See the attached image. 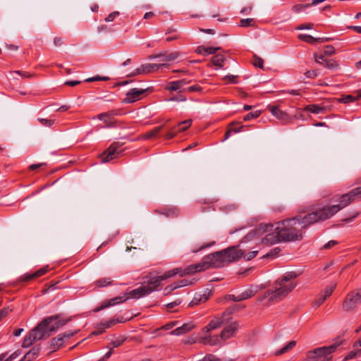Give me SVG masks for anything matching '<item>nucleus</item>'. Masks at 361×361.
I'll use <instances>...</instances> for the list:
<instances>
[{
  "label": "nucleus",
  "instance_id": "1",
  "mask_svg": "<svg viewBox=\"0 0 361 361\" xmlns=\"http://www.w3.org/2000/svg\"><path fill=\"white\" fill-rule=\"evenodd\" d=\"M315 211L305 216L298 215L274 224H260L248 233L241 240L246 243L256 237L266 234L262 239L264 245H274L279 242L299 241L303 238V231L309 226L319 222Z\"/></svg>",
  "mask_w": 361,
  "mask_h": 361
},
{
  "label": "nucleus",
  "instance_id": "2",
  "mask_svg": "<svg viewBox=\"0 0 361 361\" xmlns=\"http://www.w3.org/2000/svg\"><path fill=\"white\" fill-rule=\"evenodd\" d=\"M243 254L244 250H237L235 247H230L204 256L200 262L189 265L184 269H181L178 274L183 276L200 272L211 267L219 268L226 264L238 260Z\"/></svg>",
  "mask_w": 361,
  "mask_h": 361
},
{
  "label": "nucleus",
  "instance_id": "3",
  "mask_svg": "<svg viewBox=\"0 0 361 361\" xmlns=\"http://www.w3.org/2000/svg\"><path fill=\"white\" fill-rule=\"evenodd\" d=\"M71 319H60L59 314H56L44 319L24 338L22 347L28 348L37 341L47 338L51 334L66 325Z\"/></svg>",
  "mask_w": 361,
  "mask_h": 361
},
{
  "label": "nucleus",
  "instance_id": "4",
  "mask_svg": "<svg viewBox=\"0 0 361 361\" xmlns=\"http://www.w3.org/2000/svg\"><path fill=\"white\" fill-rule=\"evenodd\" d=\"M298 274L294 271L285 273L281 278L277 279L272 289L267 290L264 297L269 298V301H279L285 298L297 286L295 279Z\"/></svg>",
  "mask_w": 361,
  "mask_h": 361
},
{
  "label": "nucleus",
  "instance_id": "5",
  "mask_svg": "<svg viewBox=\"0 0 361 361\" xmlns=\"http://www.w3.org/2000/svg\"><path fill=\"white\" fill-rule=\"evenodd\" d=\"M356 197L361 199V186L339 196L336 200L338 202V204L319 207L314 211L320 221H324L331 218L341 209L350 204Z\"/></svg>",
  "mask_w": 361,
  "mask_h": 361
},
{
  "label": "nucleus",
  "instance_id": "6",
  "mask_svg": "<svg viewBox=\"0 0 361 361\" xmlns=\"http://www.w3.org/2000/svg\"><path fill=\"white\" fill-rule=\"evenodd\" d=\"M180 271L181 268H176L165 272L163 275L150 277L145 285L126 293V295L133 299H139L145 297L157 290L161 285V281L171 278L180 273Z\"/></svg>",
  "mask_w": 361,
  "mask_h": 361
},
{
  "label": "nucleus",
  "instance_id": "7",
  "mask_svg": "<svg viewBox=\"0 0 361 361\" xmlns=\"http://www.w3.org/2000/svg\"><path fill=\"white\" fill-rule=\"evenodd\" d=\"M342 342L336 341L332 345L315 348L306 354L305 361H330L332 354Z\"/></svg>",
  "mask_w": 361,
  "mask_h": 361
},
{
  "label": "nucleus",
  "instance_id": "8",
  "mask_svg": "<svg viewBox=\"0 0 361 361\" xmlns=\"http://www.w3.org/2000/svg\"><path fill=\"white\" fill-rule=\"evenodd\" d=\"M238 329V324L234 322L226 326L221 331L220 336L215 335L212 336L211 335H205L202 336L200 340V343L204 345H215L220 342V340H226L234 335L235 331Z\"/></svg>",
  "mask_w": 361,
  "mask_h": 361
},
{
  "label": "nucleus",
  "instance_id": "9",
  "mask_svg": "<svg viewBox=\"0 0 361 361\" xmlns=\"http://www.w3.org/2000/svg\"><path fill=\"white\" fill-rule=\"evenodd\" d=\"M361 305V288L349 292L343 299L341 307L345 312H354Z\"/></svg>",
  "mask_w": 361,
  "mask_h": 361
},
{
  "label": "nucleus",
  "instance_id": "10",
  "mask_svg": "<svg viewBox=\"0 0 361 361\" xmlns=\"http://www.w3.org/2000/svg\"><path fill=\"white\" fill-rule=\"evenodd\" d=\"M122 144L118 142H113L104 152L101 154L102 161L103 163L109 162L114 159L121 157L123 152L121 149Z\"/></svg>",
  "mask_w": 361,
  "mask_h": 361
},
{
  "label": "nucleus",
  "instance_id": "11",
  "mask_svg": "<svg viewBox=\"0 0 361 361\" xmlns=\"http://www.w3.org/2000/svg\"><path fill=\"white\" fill-rule=\"evenodd\" d=\"M147 89H130L126 94L124 102L126 103H133L141 99L145 94Z\"/></svg>",
  "mask_w": 361,
  "mask_h": 361
},
{
  "label": "nucleus",
  "instance_id": "12",
  "mask_svg": "<svg viewBox=\"0 0 361 361\" xmlns=\"http://www.w3.org/2000/svg\"><path fill=\"white\" fill-rule=\"evenodd\" d=\"M232 312L231 310H226L223 313L222 317H215L212 320L209 322V323L203 329V331L206 333H209L212 330L216 329L221 326L226 320L224 319V316L226 314H230Z\"/></svg>",
  "mask_w": 361,
  "mask_h": 361
},
{
  "label": "nucleus",
  "instance_id": "13",
  "mask_svg": "<svg viewBox=\"0 0 361 361\" xmlns=\"http://www.w3.org/2000/svg\"><path fill=\"white\" fill-rule=\"evenodd\" d=\"M128 298V297L126 295V293L122 296L115 297L108 301L103 302L99 307H98L94 310V312H99L102 310H104V308L109 307L110 306H114V305L122 303V302H125L126 300H127Z\"/></svg>",
  "mask_w": 361,
  "mask_h": 361
},
{
  "label": "nucleus",
  "instance_id": "14",
  "mask_svg": "<svg viewBox=\"0 0 361 361\" xmlns=\"http://www.w3.org/2000/svg\"><path fill=\"white\" fill-rule=\"evenodd\" d=\"M49 270V266H45V267L39 269V270L36 271L34 273L25 274L21 276L18 279V281L19 282L30 281L31 280H33V279H37V278H39V277L46 274L48 272Z\"/></svg>",
  "mask_w": 361,
  "mask_h": 361
},
{
  "label": "nucleus",
  "instance_id": "15",
  "mask_svg": "<svg viewBox=\"0 0 361 361\" xmlns=\"http://www.w3.org/2000/svg\"><path fill=\"white\" fill-rule=\"evenodd\" d=\"M155 212L171 218L177 217L180 214L179 209L175 206H165L155 210Z\"/></svg>",
  "mask_w": 361,
  "mask_h": 361
},
{
  "label": "nucleus",
  "instance_id": "16",
  "mask_svg": "<svg viewBox=\"0 0 361 361\" xmlns=\"http://www.w3.org/2000/svg\"><path fill=\"white\" fill-rule=\"evenodd\" d=\"M166 63H145L142 64L138 68V73H142V74H147L152 72L157 71L159 68L166 67Z\"/></svg>",
  "mask_w": 361,
  "mask_h": 361
},
{
  "label": "nucleus",
  "instance_id": "17",
  "mask_svg": "<svg viewBox=\"0 0 361 361\" xmlns=\"http://www.w3.org/2000/svg\"><path fill=\"white\" fill-rule=\"evenodd\" d=\"M267 109L275 117L283 123H288L290 121V116L288 114L281 110L278 106L269 105L267 106Z\"/></svg>",
  "mask_w": 361,
  "mask_h": 361
},
{
  "label": "nucleus",
  "instance_id": "18",
  "mask_svg": "<svg viewBox=\"0 0 361 361\" xmlns=\"http://www.w3.org/2000/svg\"><path fill=\"white\" fill-rule=\"evenodd\" d=\"M118 322H120V321L114 319L105 322H101L97 325L96 329L91 333L90 336H98L102 334L104 332L105 329L110 328Z\"/></svg>",
  "mask_w": 361,
  "mask_h": 361
},
{
  "label": "nucleus",
  "instance_id": "19",
  "mask_svg": "<svg viewBox=\"0 0 361 361\" xmlns=\"http://www.w3.org/2000/svg\"><path fill=\"white\" fill-rule=\"evenodd\" d=\"M298 37L300 40L312 44H314L315 42H324L331 39V38L328 37L314 38L312 36L306 34H300Z\"/></svg>",
  "mask_w": 361,
  "mask_h": 361
},
{
  "label": "nucleus",
  "instance_id": "20",
  "mask_svg": "<svg viewBox=\"0 0 361 361\" xmlns=\"http://www.w3.org/2000/svg\"><path fill=\"white\" fill-rule=\"evenodd\" d=\"M195 327V325L192 322L185 323L181 326H179L172 331L170 334L172 335L179 336L190 331Z\"/></svg>",
  "mask_w": 361,
  "mask_h": 361
},
{
  "label": "nucleus",
  "instance_id": "21",
  "mask_svg": "<svg viewBox=\"0 0 361 361\" xmlns=\"http://www.w3.org/2000/svg\"><path fill=\"white\" fill-rule=\"evenodd\" d=\"M117 113L115 111H109L106 113H102L97 115L98 119L103 121L106 123V127H112L114 126L113 118L114 116L116 115Z\"/></svg>",
  "mask_w": 361,
  "mask_h": 361
},
{
  "label": "nucleus",
  "instance_id": "22",
  "mask_svg": "<svg viewBox=\"0 0 361 361\" xmlns=\"http://www.w3.org/2000/svg\"><path fill=\"white\" fill-rule=\"evenodd\" d=\"M190 81L187 80L186 79H182L176 81H172L169 82L168 85L166 86V89L169 90V92H173L180 90V88L190 82Z\"/></svg>",
  "mask_w": 361,
  "mask_h": 361
},
{
  "label": "nucleus",
  "instance_id": "23",
  "mask_svg": "<svg viewBox=\"0 0 361 361\" xmlns=\"http://www.w3.org/2000/svg\"><path fill=\"white\" fill-rule=\"evenodd\" d=\"M39 352L40 347L39 345H35L30 351H28L19 361H32L39 355Z\"/></svg>",
  "mask_w": 361,
  "mask_h": 361
},
{
  "label": "nucleus",
  "instance_id": "24",
  "mask_svg": "<svg viewBox=\"0 0 361 361\" xmlns=\"http://www.w3.org/2000/svg\"><path fill=\"white\" fill-rule=\"evenodd\" d=\"M64 343V340L61 334L53 338L50 341L49 349L54 352L59 349Z\"/></svg>",
  "mask_w": 361,
  "mask_h": 361
},
{
  "label": "nucleus",
  "instance_id": "25",
  "mask_svg": "<svg viewBox=\"0 0 361 361\" xmlns=\"http://www.w3.org/2000/svg\"><path fill=\"white\" fill-rule=\"evenodd\" d=\"M187 285H188V281L186 279H183L178 282H176L173 284H171L164 288L165 295L170 294L173 290H176V288L185 286Z\"/></svg>",
  "mask_w": 361,
  "mask_h": 361
},
{
  "label": "nucleus",
  "instance_id": "26",
  "mask_svg": "<svg viewBox=\"0 0 361 361\" xmlns=\"http://www.w3.org/2000/svg\"><path fill=\"white\" fill-rule=\"evenodd\" d=\"M209 293L208 295L206 294H195L192 301L190 302L189 305L190 307H193L195 305H198L201 303H204L207 302L209 299Z\"/></svg>",
  "mask_w": 361,
  "mask_h": 361
},
{
  "label": "nucleus",
  "instance_id": "27",
  "mask_svg": "<svg viewBox=\"0 0 361 361\" xmlns=\"http://www.w3.org/2000/svg\"><path fill=\"white\" fill-rule=\"evenodd\" d=\"M304 111H309L312 114H319L324 113L326 111V108L324 106H322L319 104H313L307 105L304 108Z\"/></svg>",
  "mask_w": 361,
  "mask_h": 361
},
{
  "label": "nucleus",
  "instance_id": "28",
  "mask_svg": "<svg viewBox=\"0 0 361 361\" xmlns=\"http://www.w3.org/2000/svg\"><path fill=\"white\" fill-rule=\"evenodd\" d=\"M225 60L226 58L224 55L216 54L212 58V63L213 65L221 68L224 66Z\"/></svg>",
  "mask_w": 361,
  "mask_h": 361
},
{
  "label": "nucleus",
  "instance_id": "29",
  "mask_svg": "<svg viewBox=\"0 0 361 361\" xmlns=\"http://www.w3.org/2000/svg\"><path fill=\"white\" fill-rule=\"evenodd\" d=\"M296 345V341H291L288 344H286L284 347L281 348V349L278 350L275 354L276 355H283L289 350H292L295 346Z\"/></svg>",
  "mask_w": 361,
  "mask_h": 361
},
{
  "label": "nucleus",
  "instance_id": "30",
  "mask_svg": "<svg viewBox=\"0 0 361 361\" xmlns=\"http://www.w3.org/2000/svg\"><path fill=\"white\" fill-rule=\"evenodd\" d=\"M162 129H163V126L156 127L154 129H152V130L145 133L142 135V138L143 139H150L152 137H155Z\"/></svg>",
  "mask_w": 361,
  "mask_h": 361
},
{
  "label": "nucleus",
  "instance_id": "31",
  "mask_svg": "<svg viewBox=\"0 0 361 361\" xmlns=\"http://www.w3.org/2000/svg\"><path fill=\"white\" fill-rule=\"evenodd\" d=\"M113 283V281L111 279V278H102L97 280L94 282V285L97 288H104L107 286L111 285Z\"/></svg>",
  "mask_w": 361,
  "mask_h": 361
},
{
  "label": "nucleus",
  "instance_id": "32",
  "mask_svg": "<svg viewBox=\"0 0 361 361\" xmlns=\"http://www.w3.org/2000/svg\"><path fill=\"white\" fill-rule=\"evenodd\" d=\"M336 287V283H332L326 286L325 287V288L322 290V292L328 298H329L331 295V294L333 293V292L335 290Z\"/></svg>",
  "mask_w": 361,
  "mask_h": 361
},
{
  "label": "nucleus",
  "instance_id": "33",
  "mask_svg": "<svg viewBox=\"0 0 361 361\" xmlns=\"http://www.w3.org/2000/svg\"><path fill=\"white\" fill-rule=\"evenodd\" d=\"M191 124H192L191 119H187L182 122H180L178 124V126H176L177 128L179 127V128H178V131H179L180 133V132H183V131L186 130L191 126Z\"/></svg>",
  "mask_w": 361,
  "mask_h": 361
},
{
  "label": "nucleus",
  "instance_id": "34",
  "mask_svg": "<svg viewBox=\"0 0 361 361\" xmlns=\"http://www.w3.org/2000/svg\"><path fill=\"white\" fill-rule=\"evenodd\" d=\"M361 98V94H359L357 97L352 95H346L342 97L340 101L343 103H350L356 101L357 99Z\"/></svg>",
  "mask_w": 361,
  "mask_h": 361
},
{
  "label": "nucleus",
  "instance_id": "35",
  "mask_svg": "<svg viewBox=\"0 0 361 361\" xmlns=\"http://www.w3.org/2000/svg\"><path fill=\"white\" fill-rule=\"evenodd\" d=\"M260 114V111H255L254 112L248 113L243 117V121H248L251 119L257 118L259 116Z\"/></svg>",
  "mask_w": 361,
  "mask_h": 361
},
{
  "label": "nucleus",
  "instance_id": "36",
  "mask_svg": "<svg viewBox=\"0 0 361 361\" xmlns=\"http://www.w3.org/2000/svg\"><path fill=\"white\" fill-rule=\"evenodd\" d=\"M252 64L255 67H258L259 68H264V60L262 58L257 56V55H254Z\"/></svg>",
  "mask_w": 361,
  "mask_h": 361
},
{
  "label": "nucleus",
  "instance_id": "37",
  "mask_svg": "<svg viewBox=\"0 0 361 361\" xmlns=\"http://www.w3.org/2000/svg\"><path fill=\"white\" fill-rule=\"evenodd\" d=\"M240 123L238 122H232L228 125V129L230 131L233 133H238L241 130L242 128H243V126H240L239 127H235L237 125H240Z\"/></svg>",
  "mask_w": 361,
  "mask_h": 361
},
{
  "label": "nucleus",
  "instance_id": "38",
  "mask_svg": "<svg viewBox=\"0 0 361 361\" xmlns=\"http://www.w3.org/2000/svg\"><path fill=\"white\" fill-rule=\"evenodd\" d=\"M109 80V77L105 76H95L92 78H89L85 80V82H95V81H107Z\"/></svg>",
  "mask_w": 361,
  "mask_h": 361
},
{
  "label": "nucleus",
  "instance_id": "39",
  "mask_svg": "<svg viewBox=\"0 0 361 361\" xmlns=\"http://www.w3.org/2000/svg\"><path fill=\"white\" fill-rule=\"evenodd\" d=\"M255 293L256 292L255 290L250 288V289H247V290H245L244 292H243L241 293V296L244 300H247V299L250 298L252 296H254Z\"/></svg>",
  "mask_w": 361,
  "mask_h": 361
},
{
  "label": "nucleus",
  "instance_id": "40",
  "mask_svg": "<svg viewBox=\"0 0 361 361\" xmlns=\"http://www.w3.org/2000/svg\"><path fill=\"white\" fill-rule=\"evenodd\" d=\"M326 300H324V298H323V295H321L319 293L316 296L314 302H313V307H319L321 305H322L324 301Z\"/></svg>",
  "mask_w": 361,
  "mask_h": 361
},
{
  "label": "nucleus",
  "instance_id": "41",
  "mask_svg": "<svg viewBox=\"0 0 361 361\" xmlns=\"http://www.w3.org/2000/svg\"><path fill=\"white\" fill-rule=\"evenodd\" d=\"M178 133H180L178 131V128L176 126L173 127L169 132L166 133L165 138L167 140L172 139Z\"/></svg>",
  "mask_w": 361,
  "mask_h": 361
},
{
  "label": "nucleus",
  "instance_id": "42",
  "mask_svg": "<svg viewBox=\"0 0 361 361\" xmlns=\"http://www.w3.org/2000/svg\"><path fill=\"white\" fill-rule=\"evenodd\" d=\"M179 56L178 52H171L167 55H165L164 60L166 62H171L175 61Z\"/></svg>",
  "mask_w": 361,
  "mask_h": 361
},
{
  "label": "nucleus",
  "instance_id": "43",
  "mask_svg": "<svg viewBox=\"0 0 361 361\" xmlns=\"http://www.w3.org/2000/svg\"><path fill=\"white\" fill-rule=\"evenodd\" d=\"M310 6V4H296V5H294L292 7V11L295 13H299L300 12L302 9L304 8H308Z\"/></svg>",
  "mask_w": 361,
  "mask_h": 361
},
{
  "label": "nucleus",
  "instance_id": "44",
  "mask_svg": "<svg viewBox=\"0 0 361 361\" xmlns=\"http://www.w3.org/2000/svg\"><path fill=\"white\" fill-rule=\"evenodd\" d=\"M37 121L43 126H48V127H50L51 126L54 122H55V120H53V119H47V118H39L37 119Z\"/></svg>",
  "mask_w": 361,
  "mask_h": 361
},
{
  "label": "nucleus",
  "instance_id": "45",
  "mask_svg": "<svg viewBox=\"0 0 361 361\" xmlns=\"http://www.w3.org/2000/svg\"><path fill=\"white\" fill-rule=\"evenodd\" d=\"M324 66L327 68H334L338 66L336 61L334 59H331L329 61H324Z\"/></svg>",
  "mask_w": 361,
  "mask_h": 361
},
{
  "label": "nucleus",
  "instance_id": "46",
  "mask_svg": "<svg viewBox=\"0 0 361 361\" xmlns=\"http://www.w3.org/2000/svg\"><path fill=\"white\" fill-rule=\"evenodd\" d=\"M252 22H253L252 18H246V19H241L240 20V26L246 27L252 25Z\"/></svg>",
  "mask_w": 361,
  "mask_h": 361
},
{
  "label": "nucleus",
  "instance_id": "47",
  "mask_svg": "<svg viewBox=\"0 0 361 361\" xmlns=\"http://www.w3.org/2000/svg\"><path fill=\"white\" fill-rule=\"evenodd\" d=\"M257 253H258V251H257V250L249 252L246 254L244 253L241 257H244L246 260L249 261V260L252 259L254 257H255L257 256Z\"/></svg>",
  "mask_w": 361,
  "mask_h": 361
},
{
  "label": "nucleus",
  "instance_id": "48",
  "mask_svg": "<svg viewBox=\"0 0 361 361\" xmlns=\"http://www.w3.org/2000/svg\"><path fill=\"white\" fill-rule=\"evenodd\" d=\"M220 49H221V47H205L204 56L209 55V54H214L216 53V51L220 50Z\"/></svg>",
  "mask_w": 361,
  "mask_h": 361
},
{
  "label": "nucleus",
  "instance_id": "49",
  "mask_svg": "<svg viewBox=\"0 0 361 361\" xmlns=\"http://www.w3.org/2000/svg\"><path fill=\"white\" fill-rule=\"evenodd\" d=\"M324 54L331 56L335 54V48L332 45H327L324 47Z\"/></svg>",
  "mask_w": 361,
  "mask_h": 361
},
{
  "label": "nucleus",
  "instance_id": "50",
  "mask_svg": "<svg viewBox=\"0 0 361 361\" xmlns=\"http://www.w3.org/2000/svg\"><path fill=\"white\" fill-rule=\"evenodd\" d=\"M224 80L227 81L228 83H231V84L238 83L237 76H235V75H226L224 78Z\"/></svg>",
  "mask_w": 361,
  "mask_h": 361
},
{
  "label": "nucleus",
  "instance_id": "51",
  "mask_svg": "<svg viewBox=\"0 0 361 361\" xmlns=\"http://www.w3.org/2000/svg\"><path fill=\"white\" fill-rule=\"evenodd\" d=\"M12 312V309L9 307H4L0 310V322L5 318L9 312Z\"/></svg>",
  "mask_w": 361,
  "mask_h": 361
},
{
  "label": "nucleus",
  "instance_id": "52",
  "mask_svg": "<svg viewBox=\"0 0 361 361\" xmlns=\"http://www.w3.org/2000/svg\"><path fill=\"white\" fill-rule=\"evenodd\" d=\"M281 251V249L279 247H275L270 250L269 252H268L267 255H264L263 257H274L276 255H278Z\"/></svg>",
  "mask_w": 361,
  "mask_h": 361
},
{
  "label": "nucleus",
  "instance_id": "53",
  "mask_svg": "<svg viewBox=\"0 0 361 361\" xmlns=\"http://www.w3.org/2000/svg\"><path fill=\"white\" fill-rule=\"evenodd\" d=\"M202 90V88L200 85H192V86L189 87L187 89H185L184 91L187 90L188 92H201Z\"/></svg>",
  "mask_w": 361,
  "mask_h": 361
},
{
  "label": "nucleus",
  "instance_id": "54",
  "mask_svg": "<svg viewBox=\"0 0 361 361\" xmlns=\"http://www.w3.org/2000/svg\"><path fill=\"white\" fill-rule=\"evenodd\" d=\"M20 350H16L7 358H4L2 361H12L13 360L17 358L20 355Z\"/></svg>",
  "mask_w": 361,
  "mask_h": 361
},
{
  "label": "nucleus",
  "instance_id": "55",
  "mask_svg": "<svg viewBox=\"0 0 361 361\" xmlns=\"http://www.w3.org/2000/svg\"><path fill=\"white\" fill-rule=\"evenodd\" d=\"M164 56H165V54H153V55H150L149 56V59H159V61L162 62L161 63H165L166 61L164 60Z\"/></svg>",
  "mask_w": 361,
  "mask_h": 361
},
{
  "label": "nucleus",
  "instance_id": "56",
  "mask_svg": "<svg viewBox=\"0 0 361 361\" xmlns=\"http://www.w3.org/2000/svg\"><path fill=\"white\" fill-rule=\"evenodd\" d=\"M119 15L118 11H114L110 13L106 18V22H111L114 20V18Z\"/></svg>",
  "mask_w": 361,
  "mask_h": 361
},
{
  "label": "nucleus",
  "instance_id": "57",
  "mask_svg": "<svg viewBox=\"0 0 361 361\" xmlns=\"http://www.w3.org/2000/svg\"><path fill=\"white\" fill-rule=\"evenodd\" d=\"M78 333L77 331H68L62 334H61L63 338V340L65 339H68L70 338L71 337L73 336L75 334H76Z\"/></svg>",
  "mask_w": 361,
  "mask_h": 361
},
{
  "label": "nucleus",
  "instance_id": "58",
  "mask_svg": "<svg viewBox=\"0 0 361 361\" xmlns=\"http://www.w3.org/2000/svg\"><path fill=\"white\" fill-rule=\"evenodd\" d=\"M180 303H181V300L178 299V300H175L174 302L168 303L166 305V307L168 310H172L175 307L179 305Z\"/></svg>",
  "mask_w": 361,
  "mask_h": 361
},
{
  "label": "nucleus",
  "instance_id": "59",
  "mask_svg": "<svg viewBox=\"0 0 361 361\" xmlns=\"http://www.w3.org/2000/svg\"><path fill=\"white\" fill-rule=\"evenodd\" d=\"M305 76L308 78H314L317 76V71H307V72H305Z\"/></svg>",
  "mask_w": 361,
  "mask_h": 361
},
{
  "label": "nucleus",
  "instance_id": "60",
  "mask_svg": "<svg viewBox=\"0 0 361 361\" xmlns=\"http://www.w3.org/2000/svg\"><path fill=\"white\" fill-rule=\"evenodd\" d=\"M178 323V321H175V322H171L170 323H168L166 324H165L164 326H163L161 327L162 329H164V330H169V329H171L173 326H175Z\"/></svg>",
  "mask_w": 361,
  "mask_h": 361
},
{
  "label": "nucleus",
  "instance_id": "61",
  "mask_svg": "<svg viewBox=\"0 0 361 361\" xmlns=\"http://www.w3.org/2000/svg\"><path fill=\"white\" fill-rule=\"evenodd\" d=\"M46 163H40V164H33L29 166V169L30 171H35L36 169H38L41 168L42 166H46Z\"/></svg>",
  "mask_w": 361,
  "mask_h": 361
},
{
  "label": "nucleus",
  "instance_id": "62",
  "mask_svg": "<svg viewBox=\"0 0 361 361\" xmlns=\"http://www.w3.org/2000/svg\"><path fill=\"white\" fill-rule=\"evenodd\" d=\"M338 244V241L336 240H330L327 243H326L324 246V249H329Z\"/></svg>",
  "mask_w": 361,
  "mask_h": 361
},
{
  "label": "nucleus",
  "instance_id": "63",
  "mask_svg": "<svg viewBox=\"0 0 361 361\" xmlns=\"http://www.w3.org/2000/svg\"><path fill=\"white\" fill-rule=\"evenodd\" d=\"M123 342L124 340H115L111 342L110 345L111 346V348H117L122 345Z\"/></svg>",
  "mask_w": 361,
  "mask_h": 361
},
{
  "label": "nucleus",
  "instance_id": "64",
  "mask_svg": "<svg viewBox=\"0 0 361 361\" xmlns=\"http://www.w3.org/2000/svg\"><path fill=\"white\" fill-rule=\"evenodd\" d=\"M80 83H81V81H80V80H67L64 82V85H68V86L74 87Z\"/></svg>",
  "mask_w": 361,
  "mask_h": 361
}]
</instances>
